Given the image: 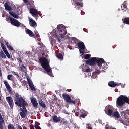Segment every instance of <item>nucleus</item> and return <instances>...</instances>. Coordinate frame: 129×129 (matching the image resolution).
<instances>
[{"label": "nucleus", "mask_w": 129, "mask_h": 129, "mask_svg": "<svg viewBox=\"0 0 129 129\" xmlns=\"http://www.w3.org/2000/svg\"><path fill=\"white\" fill-rule=\"evenodd\" d=\"M10 19L9 22L11 23V25L15 26V27H20L21 26V22H20L18 20L13 18L9 16Z\"/></svg>", "instance_id": "obj_5"}, {"label": "nucleus", "mask_w": 129, "mask_h": 129, "mask_svg": "<svg viewBox=\"0 0 129 129\" xmlns=\"http://www.w3.org/2000/svg\"><path fill=\"white\" fill-rule=\"evenodd\" d=\"M123 8H124L125 9H126L127 8V6H126V4H124L123 5Z\"/></svg>", "instance_id": "obj_48"}, {"label": "nucleus", "mask_w": 129, "mask_h": 129, "mask_svg": "<svg viewBox=\"0 0 129 129\" xmlns=\"http://www.w3.org/2000/svg\"><path fill=\"white\" fill-rule=\"evenodd\" d=\"M95 73H97V74H99L100 73V71L99 70L96 69Z\"/></svg>", "instance_id": "obj_47"}, {"label": "nucleus", "mask_w": 129, "mask_h": 129, "mask_svg": "<svg viewBox=\"0 0 129 129\" xmlns=\"http://www.w3.org/2000/svg\"><path fill=\"white\" fill-rule=\"evenodd\" d=\"M50 44L52 45V47H53L54 45H56V40L54 38H51L50 39Z\"/></svg>", "instance_id": "obj_27"}, {"label": "nucleus", "mask_w": 129, "mask_h": 129, "mask_svg": "<svg viewBox=\"0 0 129 129\" xmlns=\"http://www.w3.org/2000/svg\"><path fill=\"white\" fill-rule=\"evenodd\" d=\"M9 19H10V18H9V17H8V18L6 19V21H9Z\"/></svg>", "instance_id": "obj_57"}, {"label": "nucleus", "mask_w": 129, "mask_h": 129, "mask_svg": "<svg viewBox=\"0 0 129 129\" xmlns=\"http://www.w3.org/2000/svg\"><path fill=\"white\" fill-rule=\"evenodd\" d=\"M73 40L74 41V43H75V44H76V43L78 42V39H77L76 38H73Z\"/></svg>", "instance_id": "obj_43"}, {"label": "nucleus", "mask_w": 129, "mask_h": 129, "mask_svg": "<svg viewBox=\"0 0 129 129\" xmlns=\"http://www.w3.org/2000/svg\"><path fill=\"white\" fill-rule=\"evenodd\" d=\"M76 5L78 7H83V4L79 2H76Z\"/></svg>", "instance_id": "obj_37"}, {"label": "nucleus", "mask_w": 129, "mask_h": 129, "mask_svg": "<svg viewBox=\"0 0 129 129\" xmlns=\"http://www.w3.org/2000/svg\"><path fill=\"white\" fill-rule=\"evenodd\" d=\"M90 58V55L88 54H86L84 56V59H89Z\"/></svg>", "instance_id": "obj_40"}, {"label": "nucleus", "mask_w": 129, "mask_h": 129, "mask_svg": "<svg viewBox=\"0 0 129 129\" xmlns=\"http://www.w3.org/2000/svg\"><path fill=\"white\" fill-rule=\"evenodd\" d=\"M49 127H50V126H51V124H48L47 125Z\"/></svg>", "instance_id": "obj_56"}, {"label": "nucleus", "mask_w": 129, "mask_h": 129, "mask_svg": "<svg viewBox=\"0 0 129 129\" xmlns=\"http://www.w3.org/2000/svg\"><path fill=\"white\" fill-rule=\"evenodd\" d=\"M124 24H126V25H129V17H126L122 19Z\"/></svg>", "instance_id": "obj_26"}, {"label": "nucleus", "mask_w": 129, "mask_h": 129, "mask_svg": "<svg viewBox=\"0 0 129 129\" xmlns=\"http://www.w3.org/2000/svg\"><path fill=\"white\" fill-rule=\"evenodd\" d=\"M87 128L88 129H92V127H91V126H88Z\"/></svg>", "instance_id": "obj_53"}, {"label": "nucleus", "mask_w": 129, "mask_h": 129, "mask_svg": "<svg viewBox=\"0 0 129 129\" xmlns=\"http://www.w3.org/2000/svg\"><path fill=\"white\" fill-rule=\"evenodd\" d=\"M26 34H28V35H29V37H32V38H33L34 36H35L34 33L32 32V31L29 29H26Z\"/></svg>", "instance_id": "obj_21"}, {"label": "nucleus", "mask_w": 129, "mask_h": 129, "mask_svg": "<svg viewBox=\"0 0 129 129\" xmlns=\"http://www.w3.org/2000/svg\"><path fill=\"white\" fill-rule=\"evenodd\" d=\"M53 98H54V99H56V97H57V96H56V95H53Z\"/></svg>", "instance_id": "obj_51"}, {"label": "nucleus", "mask_w": 129, "mask_h": 129, "mask_svg": "<svg viewBox=\"0 0 129 129\" xmlns=\"http://www.w3.org/2000/svg\"><path fill=\"white\" fill-rule=\"evenodd\" d=\"M34 127L35 129H42V128H41V127H40V126H39L38 125H35Z\"/></svg>", "instance_id": "obj_45"}, {"label": "nucleus", "mask_w": 129, "mask_h": 129, "mask_svg": "<svg viewBox=\"0 0 129 129\" xmlns=\"http://www.w3.org/2000/svg\"><path fill=\"white\" fill-rule=\"evenodd\" d=\"M125 102L129 103V98L125 95H120L117 99L116 103L118 106H123Z\"/></svg>", "instance_id": "obj_3"}, {"label": "nucleus", "mask_w": 129, "mask_h": 129, "mask_svg": "<svg viewBox=\"0 0 129 129\" xmlns=\"http://www.w3.org/2000/svg\"><path fill=\"white\" fill-rule=\"evenodd\" d=\"M13 77H14L13 75H8L7 79H8V80H13Z\"/></svg>", "instance_id": "obj_33"}, {"label": "nucleus", "mask_w": 129, "mask_h": 129, "mask_svg": "<svg viewBox=\"0 0 129 129\" xmlns=\"http://www.w3.org/2000/svg\"><path fill=\"white\" fill-rule=\"evenodd\" d=\"M15 75L16 76H17V77H19V74H18V73H17V74H15Z\"/></svg>", "instance_id": "obj_55"}, {"label": "nucleus", "mask_w": 129, "mask_h": 129, "mask_svg": "<svg viewBox=\"0 0 129 129\" xmlns=\"http://www.w3.org/2000/svg\"><path fill=\"white\" fill-rule=\"evenodd\" d=\"M17 129H23V128H22V126H21V125H18L17 126Z\"/></svg>", "instance_id": "obj_49"}, {"label": "nucleus", "mask_w": 129, "mask_h": 129, "mask_svg": "<svg viewBox=\"0 0 129 129\" xmlns=\"http://www.w3.org/2000/svg\"><path fill=\"white\" fill-rule=\"evenodd\" d=\"M52 119L54 121V122H55V123H58L60 121V118H58V116H57L56 115H54L52 117Z\"/></svg>", "instance_id": "obj_23"}, {"label": "nucleus", "mask_w": 129, "mask_h": 129, "mask_svg": "<svg viewBox=\"0 0 129 129\" xmlns=\"http://www.w3.org/2000/svg\"><path fill=\"white\" fill-rule=\"evenodd\" d=\"M1 57L3 58V59H6L7 58V56H6V55H5V53L4 52H2L1 55Z\"/></svg>", "instance_id": "obj_42"}, {"label": "nucleus", "mask_w": 129, "mask_h": 129, "mask_svg": "<svg viewBox=\"0 0 129 129\" xmlns=\"http://www.w3.org/2000/svg\"><path fill=\"white\" fill-rule=\"evenodd\" d=\"M24 3H28V0H23Z\"/></svg>", "instance_id": "obj_54"}, {"label": "nucleus", "mask_w": 129, "mask_h": 129, "mask_svg": "<svg viewBox=\"0 0 129 129\" xmlns=\"http://www.w3.org/2000/svg\"><path fill=\"white\" fill-rule=\"evenodd\" d=\"M6 100L7 101L10 108L13 109L14 108V100H13V98L12 97H6Z\"/></svg>", "instance_id": "obj_7"}, {"label": "nucleus", "mask_w": 129, "mask_h": 129, "mask_svg": "<svg viewBox=\"0 0 129 129\" xmlns=\"http://www.w3.org/2000/svg\"><path fill=\"white\" fill-rule=\"evenodd\" d=\"M10 15L12 16L13 18H15V19H18L19 18V15L16 14V13L14 12H9Z\"/></svg>", "instance_id": "obj_25"}, {"label": "nucleus", "mask_w": 129, "mask_h": 129, "mask_svg": "<svg viewBox=\"0 0 129 129\" xmlns=\"http://www.w3.org/2000/svg\"><path fill=\"white\" fill-rule=\"evenodd\" d=\"M14 100L15 101V104L18 106H22V108L26 107V101L23 97H20V95L18 93L15 94V97H14Z\"/></svg>", "instance_id": "obj_2"}, {"label": "nucleus", "mask_w": 129, "mask_h": 129, "mask_svg": "<svg viewBox=\"0 0 129 129\" xmlns=\"http://www.w3.org/2000/svg\"><path fill=\"white\" fill-rule=\"evenodd\" d=\"M20 69H21V71H23L24 72V71H25V69H26V67H25V66H24V64H22L20 66Z\"/></svg>", "instance_id": "obj_34"}, {"label": "nucleus", "mask_w": 129, "mask_h": 129, "mask_svg": "<svg viewBox=\"0 0 129 129\" xmlns=\"http://www.w3.org/2000/svg\"><path fill=\"white\" fill-rule=\"evenodd\" d=\"M0 100H2V98L1 97V96H0Z\"/></svg>", "instance_id": "obj_58"}, {"label": "nucleus", "mask_w": 129, "mask_h": 129, "mask_svg": "<svg viewBox=\"0 0 129 129\" xmlns=\"http://www.w3.org/2000/svg\"><path fill=\"white\" fill-rule=\"evenodd\" d=\"M29 25L30 26H31V27H35V26H37V22H36V21L34 20H33V19H32V18H30V19L29 20Z\"/></svg>", "instance_id": "obj_17"}, {"label": "nucleus", "mask_w": 129, "mask_h": 129, "mask_svg": "<svg viewBox=\"0 0 129 129\" xmlns=\"http://www.w3.org/2000/svg\"><path fill=\"white\" fill-rule=\"evenodd\" d=\"M35 35H36V38H39V32L37 30L34 31Z\"/></svg>", "instance_id": "obj_41"}, {"label": "nucleus", "mask_w": 129, "mask_h": 129, "mask_svg": "<svg viewBox=\"0 0 129 129\" xmlns=\"http://www.w3.org/2000/svg\"><path fill=\"white\" fill-rule=\"evenodd\" d=\"M27 81L28 82V85L30 88V89H31L32 91H36V88H35V86H34V84H33V81H32V80L27 78Z\"/></svg>", "instance_id": "obj_10"}, {"label": "nucleus", "mask_w": 129, "mask_h": 129, "mask_svg": "<svg viewBox=\"0 0 129 129\" xmlns=\"http://www.w3.org/2000/svg\"><path fill=\"white\" fill-rule=\"evenodd\" d=\"M85 68H86V69H85V71L83 70V71H84V72H87V73L91 72L92 70L90 69V68H89V67H88L87 66H85Z\"/></svg>", "instance_id": "obj_28"}, {"label": "nucleus", "mask_w": 129, "mask_h": 129, "mask_svg": "<svg viewBox=\"0 0 129 129\" xmlns=\"http://www.w3.org/2000/svg\"><path fill=\"white\" fill-rule=\"evenodd\" d=\"M31 103L33 107L37 108V107H38V102L37 101V99H36V98H33L31 99Z\"/></svg>", "instance_id": "obj_16"}, {"label": "nucleus", "mask_w": 129, "mask_h": 129, "mask_svg": "<svg viewBox=\"0 0 129 129\" xmlns=\"http://www.w3.org/2000/svg\"><path fill=\"white\" fill-rule=\"evenodd\" d=\"M105 111L106 114H107V115H109V116H111L112 115H113L114 112L112 109H106Z\"/></svg>", "instance_id": "obj_18"}, {"label": "nucleus", "mask_w": 129, "mask_h": 129, "mask_svg": "<svg viewBox=\"0 0 129 129\" xmlns=\"http://www.w3.org/2000/svg\"><path fill=\"white\" fill-rule=\"evenodd\" d=\"M57 35L58 37H59V38H64V37H65V35L67 34L66 28L63 26V25H59L57 26Z\"/></svg>", "instance_id": "obj_4"}, {"label": "nucleus", "mask_w": 129, "mask_h": 129, "mask_svg": "<svg viewBox=\"0 0 129 129\" xmlns=\"http://www.w3.org/2000/svg\"><path fill=\"white\" fill-rule=\"evenodd\" d=\"M6 45L7 47H8V46H10V44H9V42H6Z\"/></svg>", "instance_id": "obj_50"}, {"label": "nucleus", "mask_w": 129, "mask_h": 129, "mask_svg": "<svg viewBox=\"0 0 129 129\" xmlns=\"http://www.w3.org/2000/svg\"><path fill=\"white\" fill-rule=\"evenodd\" d=\"M86 116H87V114L85 113H82L80 114V117H82V118H85Z\"/></svg>", "instance_id": "obj_35"}, {"label": "nucleus", "mask_w": 129, "mask_h": 129, "mask_svg": "<svg viewBox=\"0 0 129 129\" xmlns=\"http://www.w3.org/2000/svg\"><path fill=\"white\" fill-rule=\"evenodd\" d=\"M4 6L5 7V10H6L7 11H12V10H13V8L10 6L7 2L4 4Z\"/></svg>", "instance_id": "obj_19"}, {"label": "nucleus", "mask_w": 129, "mask_h": 129, "mask_svg": "<svg viewBox=\"0 0 129 129\" xmlns=\"http://www.w3.org/2000/svg\"><path fill=\"white\" fill-rule=\"evenodd\" d=\"M96 63L97 64L98 66H99V69H101L102 64H105V61H104V59L102 58H97Z\"/></svg>", "instance_id": "obj_9"}, {"label": "nucleus", "mask_w": 129, "mask_h": 129, "mask_svg": "<svg viewBox=\"0 0 129 129\" xmlns=\"http://www.w3.org/2000/svg\"><path fill=\"white\" fill-rule=\"evenodd\" d=\"M8 129H16L15 127H14V125H13L12 124H10L8 125Z\"/></svg>", "instance_id": "obj_36"}, {"label": "nucleus", "mask_w": 129, "mask_h": 129, "mask_svg": "<svg viewBox=\"0 0 129 129\" xmlns=\"http://www.w3.org/2000/svg\"><path fill=\"white\" fill-rule=\"evenodd\" d=\"M56 56L59 60H63L64 59V56H63V55L61 53H58Z\"/></svg>", "instance_id": "obj_29"}, {"label": "nucleus", "mask_w": 129, "mask_h": 129, "mask_svg": "<svg viewBox=\"0 0 129 129\" xmlns=\"http://www.w3.org/2000/svg\"><path fill=\"white\" fill-rule=\"evenodd\" d=\"M20 110H21V112H20V115L22 117V118H25L26 116H27V114H28V113L27 112V109H26V107L23 108H20Z\"/></svg>", "instance_id": "obj_8"}, {"label": "nucleus", "mask_w": 129, "mask_h": 129, "mask_svg": "<svg viewBox=\"0 0 129 129\" xmlns=\"http://www.w3.org/2000/svg\"><path fill=\"white\" fill-rule=\"evenodd\" d=\"M30 13L32 15V16H34V17H38V10L34 8H30Z\"/></svg>", "instance_id": "obj_12"}, {"label": "nucleus", "mask_w": 129, "mask_h": 129, "mask_svg": "<svg viewBox=\"0 0 129 129\" xmlns=\"http://www.w3.org/2000/svg\"><path fill=\"white\" fill-rule=\"evenodd\" d=\"M121 84H119L118 83H114V81H111L109 82L108 85L110 87H115V86H119Z\"/></svg>", "instance_id": "obj_14"}, {"label": "nucleus", "mask_w": 129, "mask_h": 129, "mask_svg": "<svg viewBox=\"0 0 129 129\" xmlns=\"http://www.w3.org/2000/svg\"><path fill=\"white\" fill-rule=\"evenodd\" d=\"M66 114H68V113H66Z\"/></svg>", "instance_id": "obj_59"}, {"label": "nucleus", "mask_w": 129, "mask_h": 129, "mask_svg": "<svg viewBox=\"0 0 129 129\" xmlns=\"http://www.w3.org/2000/svg\"><path fill=\"white\" fill-rule=\"evenodd\" d=\"M77 46L80 50H85L86 47L83 42H78Z\"/></svg>", "instance_id": "obj_11"}, {"label": "nucleus", "mask_w": 129, "mask_h": 129, "mask_svg": "<svg viewBox=\"0 0 129 129\" xmlns=\"http://www.w3.org/2000/svg\"><path fill=\"white\" fill-rule=\"evenodd\" d=\"M69 104H75L76 102L74 100H72L71 99L69 100Z\"/></svg>", "instance_id": "obj_38"}, {"label": "nucleus", "mask_w": 129, "mask_h": 129, "mask_svg": "<svg viewBox=\"0 0 129 129\" xmlns=\"http://www.w3.org/2000/svg\"><path fill=\"white\" fill-rule=\"evenodd\" d=\"M122 10H123V8H122Z\"/></svg>", "instance_id": "obj_61"}, {"label": "nucleus", "mask_w": 129, "mask_h": 129, "mask_svg": "<svg viewBox=\"0 0 129 129\" xmlns=\"http://www.w3.org/2000/svg\"><path fill=\"white\" fill-rule=\"evenodd\" d=\"M113 117H115L116 118H120V114H119V113L118 111H116L113 113L112 115Z\"/></svg>", "instance_id": "obj_22"}, {"label": "nucleus", "mask_w": 129, "mask_h": 129, "mask_svg": "<svg viewBox=\"0 0 129 129\" xmlns=\"http://www.w3.org/2000/svg\"><path fill=\"white\" fill-rule=\"evenodd\" d=\"M84 49H79L80 54H84L85 52L83 51Z\"/></svg>", "instance_id": "obj_46"}, {"label": "nucleus", "mask_w": 129, "mask_h": 129, "mask_svg": "<svg viewBox=\"0 0 129 129\" xmlns=\"http://www.w3.org/2000/svg\"><path fill=\"white\" fill-rule=\"evenodd\" d=\"M7 48L8 49L10 50V51H13L14 50V48H13V47H12V46H11V45H7Z\"/></svg>", "instance_id": "obj_39"}, {"label": "nucleus", "mask_w": 129, "mask_h": 129, "mask_svg": "<svg viewBox=\"0 0 129 129\" xmlns=\"http://www.w3.org/2000/svg\"><path fill=\"white\" fill-rule=\"evenodd\" d=\"M17 60L18 63H19V64H22V63L23 62V60H22V58H21V56H19L17 58Z\"/></svg>", "instance_id": "obj_30"}, {"label": "nucleus", "mask_w": 129, "mask_h": 129, "mask_svg": "<svg viewBox=\"0 0 129 129\" xmlns=\"http://www.w3.org/2000/svg\"><path fill=\"white\" fill-rule=\"evenodd\" d=\"M96 58L97 57H91L86 61L87 65H90V66H95L96 64Z\"/></svg>", "instance_id": "obj_6"}, {"label": "nucleus", "mask_w": 129, "mask_h": 129, "mask_svg": "<svg viewBox=\"0 0 129 129\" xmlns=\"http://www.w3.org/2000/svg\"><path fill=\"white\" fill-rule=\"evenodd\" d=\"M4 53L7 56V58H8V59H11V56L10 55V53H9V52H8V50L4 51Z\"/></svg>", "instance_id": "obj_32"}, {"label": "nucleus", "mask_w": 129, "mask_h": 129, "mask_svg": "<svg viewBox=\"0 0 129 129\" xmlns=\"http://www.w3.org/2000/svg\"><path fill=\"white\" fill-rule=\"evenodd\" d=\"M1 46L4 52L7 51V48H6V46H5V44H4V43H1Z\"/></svg>", "instance_id": "obj_31"}, {"label": "nucleus", "mask_w": 129, "mask_h": 129, "mask_svg": "<svg viewBox=\"0 0 129 129\" xmlns=\"http://www.w3.org/2000/svg\"><path fill=\"white\" fill-rule=\"evenodd\" d=\"M39 105L42 108H46L47 107V106H46V104H45V102L43 101L42 100H40L38 101Z\"/></svg>", "instance_id": "obj_20"}, {"label": "nucleus", "mask_w": 129, "mask_h": 129, "mask_svg": "<svg viewBox=\"0 0 129 129\" xmlns=\"http://www.w3.org/2000/svg\"><path fill=\"white\" fill-rule=\"evenodd\" d=\"M0 129H4V126L3 125V123L5 122L4 121V119H3V117L2 116V114L0 113Z\"/></svg>", "instance_id": "obj_24"}, {"label": "nucleus", "mask_w": 129, "mask_h": 129, "mask_svg": "<svg viewBox=\"0 0 129 129\" xmlns=\"http://www.w3.org/2000/svg\"><path fill=\"white\" fill-rule=\"evenodd\" d=\"M68 123H69V122L67 121H64L63 122L62 124H63V125H67L68 124Z\"/></svg>", "instance_id": "obj_44"}, {"label": "nucleus", "mask_w": 129, "mask_h": 129, "mask_svg": "<svg viewBox=\"0 0 129 129\" xmlns=\"http://www.w3.org/2000/svg\"><path fill=\"white\" fill-rule=\"evenodd\" d=\"M39 62L42 67L45 71H46L47 74L50 75V76H52L53 75V73L52 72V69H51L50 62L48 60V59L46 57H40L39 58Z\"/></svg>", "instance_id": "obj_1"}, {"label": "nucleus", "mask_w": 129, "mask_h": 129, "mask_svg": "<svg viewBox=\"0 0 129 129\" xmlns=\"http://www.w3.org/2000/svg\"><path fill=\"white\" fill-rule=\"evenodd\" d=\"M105 129H109V127L107 126V125H106L105 127Z\"/></svg>", "instance_id": "obj_52"}, {"label": "nucleus", "mask_w": 129, "mask_h": 129, "mask_svg": "<svg viewBox=\"0 0 129 129\" xmlns=\"http://www.w3.org/2000/svg\"><path fill=\"white\" fill-rule=\"evenodd\" d=\"M4 83L7 89V90L9 91V92L11 94L12 93V89H11V86H10V85L9 84V83L8 82V81L5 80L4 81Z\"/></svg>", "instance_id": "obj_15"}, {"label": "nucleus", "mask_w": 129, "mask_h": 129, "mask_svg": "<svg viewBox=\"0 0 129 129\" xmlns=\"http://www.w3.org/2000/svg\"><path fill=\"white\" fill-rule=\"evenodd\" d=\"M128 123H129V121H128Z\"/></svg>", "instance_id": "obj_60"}, {"label": "nucleus", "mask_w": 129, "mask_h": 129, "mask_svg": "<svg viewBox=\"0 0 129 129\" xmlns=\"http://www.w3.org/2000/svg\"><path fill=\"white\" fill-rule=\"evenodd\" d=\"M62 97H63L64 100H65L66 102H68V103L69 102V101L71 99V97H70L69 95L66 93L62 94Z\"/></svg>", "instance_id": "obj_13"}]
</instances>
